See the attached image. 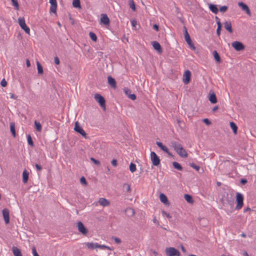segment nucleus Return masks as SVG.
I'll return each instance as SVG.
<instances>
[{"label":"nucleus","mask_w":256,"mask_h":256,"mask_svg":"<svg viewBox=\"0 0 256 256\" xmlns=\"http://www.w3.org/2000/svg\"><path fill=\"white\" fill-rule=\"evenodd\" d=\"M10 130L12 136L15 137L16 136V132L15 130V124L14 122H10Z\"/></svg>","instance_id":"27"},{"label":"nucleus","mask_w":256,"mask_h":256,"mask_svg":"<svg viewBox=\"0 0 256 256\" xmlns=\"http://www.w3.org/2000/svg\"><path fill=\"white\" fill-rule=\"evenodd\" d=\"M221 28H217L216 34L218 36L220 34Z\"/></svg>","instance_id":"59"},{"label":"nucleus","mask_w":256,"mask_h":256,"mask_svg":"<svg viewBox=\"0 0 256 256\" xmlns=\"http://www.w3.org/2000/svg\"><path fill=\"white\" fill-rule=\"evenodd\" d=\"M243 201L244 196L242 194L238 192L236 195V202L237 203V204L236 206V210H238L242 207L244 204Z\"/></svg>","instance_id":"4"},{"label":"nucleus","mask_w":256,"mask_h":256,"mask_svg":"<svg viewBox=\"0 0 256 256\" xmlns=\"http://www.w3.org/2000/svg\"><path fill=\"white\" fill-rule=\"evenodd\" d=\"M128 97L132 100H135L136 98V96L134 94H130Z\"/></svg>","instance_id":"53"},{"label":"nucleus","mask_w":256,"mask_h":256,"mask_svg":"<svg viewBox=\"0 0 256 256\" xmlns=\"http://www.w3.org/2000/svg\"><path fill=\"white\" fill-rule=\"evenodd\" d=\"M94 98L99 103L102 108L104 109L106 108V101L103 96H102L100 94H96L94 96Z\"/></svg>","instance_id":"6"},{"label":"nucleus","mask_w":256,"mask_h":256,"mask_svg":"<svg viewBox=\"0 0 256 256\" xmlns=\"http://www.w3.org/2000/svg\"><path fill=\"white\" fill-rule=\"evenodd\" d=\"M100 22L104 25L109 24L110 20L106 14H101Z\"/></svg>","instance_id":"15"},{"label":"nucleus","mask_w":256,"mask_h":256,"mask_svg":"<svg viewBox=\"0 0 256 256\" xmlns=\"http://www.w3.org/2000/svg\"><path fill=\"white\" fill-rule=\"evenodd\" d=\"M12 2V5L16 8V10L19 8V4L17 0H11Z\"/></svg>","instance_id":"43"},{"label":"nucleus","mask_w":256,"mask_h":256,"mask_svg":"<svg viewBox=\"0 0 256 256\" xmlns=\"http://www.w3.org/2000/svg\"><path fill=\"white\" fill-rule=\"evenodd\" d=\"M152 45L154 48L156 50L158 53H162V50L160 44L156 41H154L152 42Z\"/></svg>","instance_id":"18"},{"label":"nucleus","mask_w":256,"mask_h":256,"mask_svg":"<svg viewBox=\"0 0 256 256\" xmlns=\"http://www.w3.org/2000/svg\"><path fill=\"white\" fill-rule=\"evenodd\" d=\"M73 6L76 8H80V0H73Z\"/></svg>","instance_id":"34"},{"label":"nucleus","mask_w":256,"mask_h":256,"mask_svg":"<svg viewBox=\"0 0 256 256\" xmlns=\"http://www.w3.org/2000/svg\"><path fill=\"white\" fill-rule=\"evenodd\" d=\"M167 256H180V253L178 250L174 247L166 248L165 250Z\"/></svg>","instance_id":"3"},{"label":"nucleus","mask_w":256,"mask_h":256,"mask_svg":"<svg viewBox=\"0 0 256 256\" xmlns=\"http://www.w3.org/2000/svg\"><path fill=\"white\" fill-rule=\"evenodd\" d=\"M12 251L14 256H22L20 250L16 246L12 247Z\"/></svg>","instance_id":"23"},{"label":"nucleus","mask_w":256,"mask_h":256,"mask_svg":"<svg viewBox=\"0 0 256 256\" xmlns=\"http://www.w3.org/2000/svg\"><path fill=\"white\" fill-rule=\"evenodd\" d=\"M162 212L163 216H166L168 218H172L170 214L167 213L166 212L162 210Z\"/></svg>","instance_id":"51"},{"label":"nucleus","mask_w":256,"mask_h":256,"mask_svg":"<svg viewBox=\"0 0 256 256\" xmlns=\"http://www.w3.org/2000/svg\"><path fill=\"white\" fill-rule=\"evenodd\" d=\"M50 12L52 13H56L57 8L56 0H50Z\"/></svg>","instance_id":"13"},{"label":"nucleus","mask_w":256,"mask_h":256,"mask_svg":"<svg viewBox=\"0 0 256 256\" xmlns=\"http://www.w3.org/2000/svg\"><path fill=\"white\" fill-rule=\"evenodd\" d=\"M190 166L197 171H198L200 169V167L194 163H190Z\"/></svg>","instance_id":"42"},{"label":"nucleus","mask_w":256,"mask_h":256,"mask_svg":"<svg viewBox=\"0 0 256 256\" xmlns=\"http://www.w3.org/2000/svg\"><path fill=\"white\" fill-rule=\"evenodd\" d=\"M124 93L126 94V95L128 96L130 94H131V90L130 89H129L128 88H124Z\"/></svg>","instance_id":"44"},{"label":"nucleus","mask_w":256,"mask_h":256,"mask_svg":"<svg viewBox=\"0 0 256 256\" xmlns=\"http://www.w3.org/2000/svg\"><path fill=\"white\" fill-rule=\"evenodd\" d=\"M247 180L245 178H242L240 180V183L242 184H245L246 182H247Z\"/></svg>","instance_id":"58"},{"label":"nucleus","mask_w":256,"mask_h":256,"mask_svg":"<svg viewBox=\"0 0 256 256\" xmlns=\"http://www.w3.org/2000/svg\"><path fill=\"white\" fill-rule=\"evenodd\" d=\"M0 85L2 87H5L7 85V82L4 78H3L0 82Z\"/></svg>","instance_id":"48"},{"label":"nucleus","mask_w":256,"mask_h":256,"mask_svg":"<svg viewBox=\"0 0 256 256\" xmlns=\"http://www.w3.org/2000/svg\"><path fill=\"white\" fill-rule=\"evenodd\" d=\"M96 246L97 247V248H102V249H107L110 250H114V248L111 247H110V246H106V245H101L98 243H97V245Z\"/></svg>","instance_id":"30"},{"label":"nucleus","mask_w":256,"mask_h":256,"mask_svg":"<svg viewBox=\"0 0 256 256\" xmlns=\"http://www.w3.org/2000/svg\"><path fill=\"white\" fill-rule=\"evenodd\" d=\"M210 10L214 14H217L218 12V10L217 6L215 4H210L208 5Z\"/></svg>","instance_id":"24"},{"label":"nucleus","mask_w":256,"mask_h":256,"mask_svg":"<svg viewBox=\"0 0 256 256\" xmlns=\"http://www.w3.org/2000/svg\"><path fill=\"white\" fill-rule=\"evenodd\" d=\"M126 212H129V214H130V216H132L134 214L135 212H134V209L132 208H127L126 210Z\"/></svg>","instance_id":"39"},{"label":"nucleus","mask_w":256,"mask_h":256,"mask_svg":"<svg viewBox=\"0 0 256 256\" xmlns=\"http://www.w3.org/2000/svg\"><path fill=\"white\" fill-rule=\"evenodd\" d=\"M251 210H252L251 208H249V207H248L244 209V212H247L251 211Z\"/></svg>","instance_id":"63"},{"label":"nucleus","mask_w":256,"mask_h":256,"mask_svg":"<svg viewBox=\"0 0 256 256\" xmlns=\"http://www.w3.org/2000/svg\"><path fill=\"white\" fill-rule=\"evenodd\" d=\"M150 159L154 166H158L160 164V160L155 152H150Z\"/></svg>","instance_id":"7"},{"label":"nucleus","mask_w":256,"mask_h":256,"mask_svg":"<svg viewBox=\"0 0 256 256\" xmlns=\"http://www.w3.org/2000/svg\"><path fill=\"white\" fill-rule=\"evenodd\" d=\"M80 182L82 184H84V185H86L87 184V182L86 180V179L85 178L84 176H82L80 178Z\"/></svg>","instance_id":"47"},{"label":"nucleus","mask_w":256,"mask_h":256,"mask_svg":"<svg viewBox=\"0 0 256 256\" xmlns=\"http://www.w3.org/2000/svg\"><path fill=\"white\" fill-rule=\"evenodd\" d=\"M89 36L90 38L94 42H96L97 40V36L96 34L93 32H90Z\"/></svg>","instance_id":"38"},{"label":"nucleus","mask_w":256,"mask_h":256,"mask_svg":"<svg viewBox=\"0 0 256 256\" xmlns=\"http://www.w3.org/2000/svg\"><path fill=\"white\" fill-rule=\"evenodd\" d=\"M218 106H214V107L213 108H212V111L213 112H216V110H218Z\"/></svg>","instance_id":"64"},{"label":"nucleus","mask_w":256,"mask_h":256,"mask_svg":"<svg viewBox=\"0 0 256 256\" xmlns=\"http://www.w3.org/2000/svg\"><path fill=\"white\" fill-rule=\"evenodd\" d=\"M78 228L79 232L82 234L84 235L87 234L88 230L86 228L82 222H78Z\"/></svg>","instance_id":"10"},{"label":"nucleus","mask_w":256,"mask_h":256,"mask_svg":"<svg viewBox=\"0 0 256 256\" xmlns=\"http://www.w3.org/2000/svg\"><path fill=\"white\" fill-rule=\"evenodd\" d=\"M34 127L37 131L41 132L42 130V124L40 122H38L36 120L34 121Z\"/></svg>","instance_id":"31"},{"label":"nucleus","mask_w":256,"mask_h":256,"mask_svg":"<svg viewBox=\"0 0 256 256\" xmlns=\"http://www.w3.org/2000/svg\"><path fill=\"white\" fill-rule=\"evenodd\" d=\"M170 146L182 158L187 157L188 154L180 143L176 141H172Z\"/></svg>","instance_id":"1"},{"label":"nucleus","mask_w":256,"mask_h":256,"mask_svg":"<svg viewBox=\"0 0 256 256\" xmlns=\"http://www.w3.org/2000/svg\"><path fill=\"white\" fill-rule=\"evenodd\" d=\"M156 145L160 148L163 151L167 153L170 156H172V154H170V152H169L168 149L163 144L160 142H156Z\"/></svg>","instance_id":"17"},{"label":"nucleus","mask_w":256,"mask_h":256,"mask_svg":"<svg viewBox=\"0 0 256 256\" xmlns=\"http://www.w3.org/2000/svg\"><path fill=\"white\" fill-rule=\"evenodd\" d=\"M90 160L96 164V165H100V162L99 160H96L94 158H91Z\"/></svg>","instance_id":"50"},{"label":"nucleus","mask_w":256,"mask_h":256,"mask_svg":"<svg viewBox=\"0 0 256 256\" xmlns=\"http://www.w3.org/2000/svg\"><path fill=\"white\" fill-rule=\"evenodd\" d=\"M172 166L176 169L178 170H182L183 169L182 166L178 162H173Z\"/></svg>","instance_id":"32"},{"label":"nucleus","mask_w":256,"mask_h":256,"mask_svg":"<svg viewBox=\"0 0 256 256\" xmlns=\"http://www.w3.org/2000/svg\"><path fill=\"white\" fill-rule=\"evenodd\" d=\"M36 66H37L38 74H42L44 73L43 68H42V65L38 62H36Z\"/></svg>","instance_id":"33"},{"label":"nucleus","mask_w":256,"mask_h":256,"mask_svg":"<svg viewBox=\"0 0 256 256\" xmlns=\"http://www.w3.org/2000/svg\"><path fill=\"white\" fill-rule=\"evenodd\" d=\"M130 7L132 8L133 11L136 10V6L133 0H130L128 3Z\"/></svg>","instance_id":"37"},{"label":"nucleus","mask_w":256,"mask_h":256,"mask_svg":"<svg viewBox=\"0 0 256 256\" xmlns=\"http://www.w3.org/2000/svg\"><path fill=\"white\" fill-rule=\"evenodd\" d=\"M54 62L56 64H60V60L58 56H56L54 58Z\"/></svg>","instance_id":"55"},{"label":"nucleus","mask_w":256,"mask_h":256,"mask_svg":"<svg viewBox=\"0 0 256 256\" xmlns=\"http://www.w3.org/2000/svg\"><path fill=\"white\" fill-rule=\"evenodd\" d=\"M98 204L102 206H108L110 204L109 200L105 198H99L98 201Z\"/></svg>","instance_id":"16"},{"label":"nucleus","mask_w":256,"mask_h":256,"mask_svg":"<svg viewBox=\"0 0 256 256\" xmlns=\"http://www.w3.org/2000/svg\"><path fill=\"white\" fill-rule=\"evenodd\" d=\"M224 27L230 33H232L233 30L232 27V24L230 21H226L224 23Z\"/></svg>","instance_id":"19"},{"label":"nucleus","mask_w":256,"mask_h":256,"mask_svg":"<svg viewBox=\"0 0 256 256\" xmlns=\"http://www.w3.org/2000/svg\"><path fill=\"white\" fill-rule=\"evenodd\" d=\"M160 201L166 205H169L170 203L166 196L164 194H160Z\"/></svg>","instance_id":"20"},{"label":"nucleus","mask_w":256,"mask_h":256,"mask_svg":"<svg viewBox=\"0 0 256 256\" xmlns=\"http://www.w3.org/2000/svg\"><path fill=\"white\" fill-rule=\"evenodd\" d=\"M238 6L240 7L243 10L246 11L248 14H250V10L248 6L246 4L244 3L243 2H240L238 3Z\"/></svg>","instance_id":"14"},{"label":"nucleus","mask_w":256,"mask_h":256,"mask_svg":"<svg viewBox=\"0 0 256 256\" xmlns=\"http://www.w3.org/2000/svg\"><path fill=\"white\" fill-rule=\"evenodd\" d=\"M184 37L185 40L187 44L189 46L190 48L192 50H194L196 49V47L194 46L192 40H191L190 37L188 32L185 26H184Z\"/></svg>","instance_id":"2"},{"label":"nucleus","mask_w":256,"mask_h":256,"mask_svg":"<svg viewBox=\"0 0 256 256\" xmlns=\"http://www.w3.org/2000/svg\"><path fill=\"white\" fill-rule=\"evenodd\" d=\"M111 163L113 166H117V160L116 159H113Z\"/></svg>","instance_id":"54"},{"label":"nucleus","mask_w":256,"mask_h":256,"mask_svg":"<svg viewBox=\"0 0 256 256\" xmlns=\"http://www.w3.org/2000/svg\"><path fill=\"white\" fill-rule=\"evenodd\" d=\"M32 253L34 255V256H40L37 253L36 248L35 247H33L32 248Z\"/></svg>","instance_id":"49"},{"label":"nucleus","mask_w":256,"mask_h":256,"mask_svg":"<svg viewBox=\"0 0 256 256\" xmlns=\"http://www.w3.org/2000/svg\"><path fill=\"white\" fill-rule=\"evenodd\" d=\"M230 126L234 134L237 133L238 127L236 124L232 122H230Z\"/></svg>","instance_id":"29"},{"label":"nucleus","mask_w":256,"mask_h":256,"mask_svg":"<svg viewBox=\"0 0 256 256\" xmlns=\"http://www.w3.org/2000/svg\"><path fill=\"white\" fill-rule=\"evenodd\" d=\"M35 166H36V168L37 170L40 171L42 170V168L40 164H36Z\"/></svg>","instance_id":"56"},{"label":"nucleus","mask_w":256,"mask_h":256,"mask_svg":"<svg viewBox=\"0 0 256 256\" xmlns=\"http://www.w3.org/2000/svg\"><path fill=\"white\" fill-rule=\"evenodd\" d=\"M136 24H137L136 21L135 20H132L131 21V24L133 27H135Z\"/></svg>","instance_id":"60"},{"label":"nucleus","mask_w":256,"mask_h":256,"mask_svg":"<svg viewBox=\"0 0 256 256\" xmlns=\"http://www.w3.org/2000/svg\"><path fill=\"white\" fill-rule=\"evenodd\" d=\"M18 21L19 25L20 26V28L24 30L26 34H30V29L26 25L24 18H19L18 19Z\"/></svg>","instance_id":"5"},{"label":"nucleus","mask_w":256,"mask_h":256,"mask_svg":"<svg viewBox=\"0 0 256 256\" xmlns=\"http://www.w3.org/2000/svg\"><path fill=\"white\" fill-rule=\"evenodd\" d=\"M136 170V165L131 162L130 165V170L132 172H134Z\"/></svg>","instance_id":"36"},{"label":"nucleus","mask_w":256,"mask_h":256,"mask_svg":"<svg viewBox=\"0 0 256 256\" xmlns=\"http://www.w3.org/2000/svg\"><path fill=\"white\" fill-rule=\"evenodd\" d=\"M29 172L26 170H24L22 173V182L24 184L28 182V180Z\"/></svg>","instance_id":"22"},{"label":"nucleus","mask_w":256,"mask_h":256,"mask_svg":"<svg viewBox=\"0 0 256 256\" xmlns=\"http://www.w3.org/2000/svg\"><path fill=\"white\" fill-rule=\"evenodd\" d=\"M112 239L114 240V242L118 244H120L122 242V240H121L118 238H117V237H114V236H112Z\"/></svg>","instance_id":"46"},{"label":"nucleus","mask_w":256,"mask_h":256,"mask_svg":"<svg viewBox=\"0 0 256 256\" xmlns=\"http://www.w3.org/2000/svg\"><path fill=\"white\" fill-rule=\"evenodd\" d=\"M213 54L214 58L215 60L216 61V62H218V63H220L221 62L220 58L216 50H214L213 52Z\"/></svg>","instance_id":"28"},{"label":"nucleus","mask_w":256,"mask_h":256,"mask_svg":"<svg viewBox=\"0 0 256 256\" xmlns=\"http://www.w3.org/2000/svg\"><path fill=\"white\" fill-rule=\"evenodd\" d=\"M108 84L113 88H116V82L115 80L111 76H108Z\"/></svg>","instance_id":"21"},{"label":"nucleus","mask_w":256,"mask_h":256,"mask_svg":"<svg viewBox=\"0 0 256 256\" xmlns=\"http://www.w3.org/2000/svg\"><path fill=\"white\" fill-rule=\"evenodd\" d=\"M209 100L212 104L216 103V102H217L216 97L215 94L214 92H212V94H210V96L209 97Z\"/></svg>","instance_id":"25"},{"label":"nucleus","mask_w":256,"mask_h":256,"mask_svg":"<svg viewBox=\"0 0 256 256\" xmlns=\"http://www.w3.org/2000/svg\"><path fill=\"white\" fill-rule=\"evenodd\" d=\"M228 9V7L226 6H222L220 8V12H225Z\"/></svg>","instance_id":"45"},{"label":"nucleus","mask_w":256,"mask_h":256,"mask_svg":"<svg viewBox=\"0 0 256 256\" xmlns=\"http://www.w3.org/2000/svg\"><path fill=\"white\" fill-rule=\"evenodd\" d=\"M74 130L80 134L84 138H86V134L84 132V130L80 126L78 122H75Z\"/></svg>","instance_id":"9"},{"label":"nucleus","mask_w":256,"mask_h":256,"mask_svg":"<svg viewBox=\"0 0 256 256\" xmlns=\"http://www.w3.org/2000/svg\"><path fill=\"white\" fill-rule=\"evenodd\" d=\"M27 139L28 144L32 146H34L33 141L32 140L31 136L30 134L28 136Z\"/></svg>","instance_id":"41"},{"label":"nucleus","mask_w":256,"mask_h":256,"mask_svg":"<svg viewBox=\"0 0 256 256\" xmlns=\"http://www.w3.org/2000/svg\"><path fill=\"white\" fill-rule=\"evenodd\" d=\"M2 216L6 224H8L10 222V216L9 210L7 208H4L2 211Z\"/></svg>","instance_id":"11"},{"label":"nucleus","mask_w":256,"mask_h":256,"mask_svg":"<svg viewBox=\"0 0 256 256\" xmlns=\"http://www.w3.org/2000/svg\"><path fill=\"white\" fill-rule=\"evenodd\" d=\"M217 25H218V27L217 28H222V24L220 22V20H217Z\"/></svg>","instance_id":"61"},{"label":"nucleus","mask_w":256,"mask_h":256,"mask_svg":"<svg viewBox=\"0 0 256 256\" xmlns=\"http://www.w3.org/2000/svg\"><path fill=\"white\" fill-rule=\"evenodd\" d=\"M26 64L27 67H30V62L28 59L26 60Z\"/></svg>","instance_id":"62"},{"label":"nucleus","mask_w":256,"mask_h":256,"mask_svg":"<svg viewBox=\"0 0 256 256\" xmlns=\"http://www.w3.org/2000/svg\"><path fill=\"white\" fill-rule=\"evenodd\" d=\"M153 28L156 30V31H158L159 30V26L158 25L156 24H154L153 26Z\"/></svg>","instance_id":"57"},{"label":"nucleus","mask_w":256,"mask_h":256,"mask_svg":"<svg viewBox=\"0 0 256 256\" xmlns=\"http://www.w3.org/2000/svg\"><path fill=\"white\" fill-rule=\"evenodd\" d=\"M86 247L89 249H94L97 248L96 246L97 245V242L94 243V242H86L85 244Z\"/></svg>","instance_id":"26"},{"label":"nucleus","mask_w":256,"mask_h":256,"mask_svg":"<svg viewBox=\"0 0 256 256\" xmlns=\"http://www.w3.org/2000/svg\"><path fill=\"white\" fill-rule=\"evenodd\" d=\"M123 188H125L128 192H130L131 191L130 185L126 183H124L123 184Z\"/></svg>","instance_id":"40"},{"label":"nucleus","mask_w":256,"mask_h":256,"mask_svg":"<svg viewBox=\"0 0 256 256\" xmlns=\"http://www.w3.org/2000/svg\"><path fill=\"white\" fill-rule=\"evenodd\" d=\"M232 46L237 51H240L244 49V45L240 42L234 41L232 42Z\"/></svg>","instance_id":"8"},{"label":"nucleus","mask_w":256,"mask_h":256,"mask_svg":"<svg viewBox=\"0 0 256 256\" xmlns=\"http://www.w3.org/2000/svg\"><path fill=\"white\" fill-rule=\"evenodd\" d=\"M185 200L189 203H192L193 202V200L192 196L188 194H186L184 195Z\"/></svg>","instance_id":"35"},{"label":"nucleus","mask_w":256,"mask_h":256,"mask_svg":"<svg viewBox=\"0 0 256 256\" xmlns=\"http://www.w3.org/2000/svg\"><path fill=\"white\" fill-rule=\"evenodd\" d=\"M203 122L206 124L210 125L211 124V122L208 118H204L203 120Z\"/></svg>","instance_id":"52"},{"label":"nucleus","mask_w":256,"mask_h":256,"mask_svg":"<svg viewBox=\"0 0 256 256\" xmlns=\"http://www.w3.org/2000/svg\"><path fill=\"white\" fill-rule=\"evenodd\" d=\"M191 73L190 70H187L184 72L183 78V82L185 84H188L190 82V80Z\"/></svg>","instance_id":"12"}]
</instances>
